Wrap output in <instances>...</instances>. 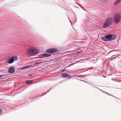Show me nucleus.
Wrapping results in <instances>:
<instances>
[{"mask_svg":"<svg viewBox=\"0 0 121 121\" xmlns=\"http://www.w3.org/2000/svg\"><path fill=\"white\" fill-rule=\"evenodd\" d=\"M103 92H104V93H106V92H105L104 91H103Z\"/></svg>","mask_w":121,"mask_h":121,"instance_id":"4be33fe9","label":"nucleus"},{"mask_svg":"<svg viewBox=\"0 0 121 121\" xmlns=\"http://www.w3.org/2000/svg\"><path fill=\"white\" fill-rule=\"evenodd\" d=\"M30 76H32V75H31V74H30Z\"/></svg>","mask_w":121,"mask_h":121,"instance_id":"412c9836","label":"nucleus"},{"mask_svg":"<svg viewBox=\"0 0 121 121\" xmlns=\"http://www.w3.org/2000/svg\"><path fill=\"white\" fill-rule=\"evenodd\" d=\"M77 56H76V58H77Z\"/></svg>","mask_w":121,"mask_h":121,"instance_id":"a878e982","label":"nucleus"},{"mask_svg":"<svg viewBox=\"0 0 121 121\" xmlns=\"http://www.w3.org/2000/svg\"><path fill=\"white\" fill-rule=\"evenodd\" d=\"M61 76H62L64 78H66L67 77H69L70 75L69 74L66 73H62L61 74Z\"/></svg>","mask_w":121,"mask_h":121,"instance_id":"1a4fd4ad","label":"nucleus"},{"mask_svg":"<svg viewBox=\"0 0 121 121\" xmlns=\"http://www.w3.org/2000/svg\"><path fill=\"white\" fill-rule=\"evenodd\" d=\"M30 66H26L23 67H22L21 69V70H23L24 69L27 68L28 67Z\"/></svg>","mask_w":121,"mask_h":121,"instance_id":"ddd939ff","label":"nucleus"},{"mask_svg":"<svg viewBox=\"0 0 121 121\" xmlns=\"http://www.w3.org/2000/svg\"><path fill=\"white\" fill-rule=\"evenodd\" d=\"M33 80H27L26 82L27 84H28L32 82H33Z\"/></svg>","mask_w":121,"mask_h":121,"instance_id":"9b49d317","label":"nucleus"},{"mask_svg":"<svg viewBox=\"0 0 121 121\" xmlns=\"http://www.w3.org/2000/svg\"><path fill=\"white\" fill-rule=\"evenodd\" d=\"M121 19V15L119 13L115 14L113 17V20L115 23L117 24L120 22Z\"/></svg>","mask_w":121,"mask_h":121,"instance_id":"f03ea898","label":"nucleus"},{"mask_svg":"<svg viewBox=\"0 0 121 121\" xmlns=\"http://www.w3.org/2000/svg\"><path fill=\"white\" fill-rule=\"evenodd\" d=\"M15 71V69L13 66L10 67L8 69V72L11 73H13Z\"/></svg>","mask_w":121,"mask_h":121,"instance_id":"423d86ee","label":"nucleus"},{"mask_svg":"<svg viewBox=\"0 0 121 121\" xmlns=\"http://www.w3.org/2000/svg\"><path fill=\"white\" fill-rule=\"evenodd\" d=\"M47 93V92H45V93H44V94H43V95H45Z\"/></svg>","mask_w":121,"mask_h":121,"instance_id":"6ab92c4d","label":"nucleus"},{"mask_svg":"<svg viewBox=\"0 0 121 121\" xmlns=\"http://www.w3.org/2000/svg\"><path fill=\"white\" fill-rule=\"evenodd\" d=\"M116 38V35H112V41L114 39Z\"/></svg>","mask_w":121,"mask_h":121,"instance_id":"f8f14e48","label":"nucleus"},{"mask_svg":"<svg viewBox=\"0 0 121 121\" xmlns=\"http://www.w3.org/2000/svg\"><path fill=\"white\" fill-rule=\"evenodd\" d=\"M9 59L7 60V62L11 64L12 63L14 60V58L13 57H12L11 58L10 57H9Z\"/></svg>","mask_w":121,"mask_h":121,"instance_id":"0eeeda50","label":"nucleus"},{"mask_svg":"<svg viewBox=\"0 0 121 121\" xmlns=\"http://www.w3.org/2000/svg\"><path fill=\"white\" fill-rule=\"evenodd\" d=\"M121 1V0H117V1H115L114 3V4L115 5H117L119 4Z\"/></svg>","mask_w":121,"mask_h":121,"instance_id":"9d476101","label":"nucleus"},{"mask_svg":"<svg viewBox=\"0 0 121 121\" xmlns=\"http://www.w3.org/2000/svg\"><path fill=\"white\" fill-rule=\"evenodd\" d=\"M78 76V75H76V77H77Z\"/></svg>","mask_w":121,"mask_h":121,"instance_id":"5701e85b","label":"nucleus"},{"mask_svg":"<svg viewBox=\"0 0 121 121\" xmlns=\"http://www.w3.org/2000/svg\"><path fill=\"white\" fill-rule=\"evenodd\" d=\"M76 8H78V7H76Z\"/></svg>","mask_w":121,"mask_h":121,"instance_id":"bb28decb","label":"nucleus"},{"mask_svg":"<svg viewBox=\"0 0 121 121\" xmlns=\"http://www.w3.org/2000/svg\"><path fill=\"white\" fill-rule=\"evenodd\" d=\"M42 63V62H41L39 63L38 64H40V63Z\"/></svg>","mask_w":121,"mask_h":121,"instance_id":"aec40b11","label":"nucleus"},{"mask_svg":"<svg viewBox=\"0 0 121 121\" xmlns=\"http://www.w3.org/2000/svg\"><path fill=\"white\" fill-rule=\"evenodd\" d=\"M2 113V111L0 109V115H1Z\"/></svg>","mask_w":121,"mask_h":121,"instance_id":"a211bd4d","label":"nucleus"},{"mask_svg":"<svg viewBox=\"0 0 121 121\" xmlns=\"http://www.w3.org/2000/svg\"><path fill=\"white\" fill-rule=\"evenodd\" d=\"M69 78H71V77H70Z\"/></svg>","mask_w":121,"mask_h":121,"instance_id":"393cba45","label":"nucleus"},{"mask_svg":"<svg viewBox=\"0 0 121 121\" xmlns=\"http://www.w3.org/2000/svg\"><path fill=\"white\" fill-rule=\"evenodd\" d=\"M81 51H78L76 52V54H78L80 53L81 52Z\"/></svg>","mask_w":121,"mask_h":121,"instance_id":"4468645a","label":"nucleus"},{"mask_svg":"<svg viewBox=\"0 0 121 121\" xmlns=\"http://www.w3.org/2000/svg\"><path fill=\"white\" fill-rule=\"evenodd\" d=\"M58 50L56 48H51L47 49L46 52L47 53H54L57 51Z\"/></svg>","mask_w":121,"mask_h":121,"instance_id":"39448f33","label":"nucleus"},{"mask_svg":"<svg viewBox=\"0 0 121 121\" xmlns=\"http://www.w3.org/2000/svg\"><path fill=\"white\" fill-rule=\"evenodd\" d=\"M112 35L109 34L105 35L101 37V39L106 41H112Z\"/></svg>","mask_w":121,"mask_h":121,"instance_id":"7ed1b4c3","label":"nucleus"},{"mask_svg":"<svg viewBox=\"0 0 121 121\" xmlns=\"http://www.w3.org/2000/svg\"><path fill=\"white\" fill-rule=\"evenodd\" d=\"M15 60L16 61L17 60V56H15Z\"/></svg>","mask_w":121,"mask_h":121,"instance_id":"dca6fc26","label":"nucleus"},{"mask_svg":"<svg viewBox=\"0 0 121 121\" xmlns=\"http://www.w3.org/2000/svg\"><path fill=\"white\" fill-rule=\"evenodd\" d=\"M51 54H46L43 53V54H41L39 55V57H42V56H43L45 57H48L51 56Z\"/></svg>","mask_w":121,"mask_h":121,"instance_id":"6e6552de","label":"nucleus"},{"mask_svg":"<svg viewBox=\"0 0 121 121\" xmlns=\"http://www.w3.org/2000/svg\"><path fill=\"white\" fill-rule=\"evenodd\" d=\"M29 52L30 53L33 55H34L38 54L39 52L38 50L35 48H32L30 50Z\"/></svg>","mask_w":121,"mask_h":121,"instance_id":"20e7f679","label":"nucleus"},{"mask_svg":"<svg viewBox=\"0 0 121 121\" xmlns=\"http://www.w3.org/2000/svg\"><path fill=\"white\" fill-rule=\"evenodd\" d=\"M1 77V75H0V78Z\"/></svg>","mask_w":121,"mask_h":121,"instance_id":"b1692460","label":"nucleus"},{"mask_svg":"<svg viewBox=\"0 0 121 121\" xmlns=\"http://www.w3.org/2000/svg\"><path fill=\"white\" fill-rule=\"evenodd\" d=\"M113 20L112 18L111 17H108L104 23L103 27L104 28H106L112 24Z\"/></svg>","mask_w":121,"mask_h":121,"instance_id":"f257e3e1","label":"nucleus"},{"mask_svg":"<svg viewBox=\"0 0 121 121\" xmlns=\"http://www.w3.org/2000/svg\"><path fill=\"white\" fill-rule=\"evenodd\" d=\"M68 71L67 70H66L65 69H63V70H62L61 71L62 72H64V71Z\"/></svg>","mask_w":121,"mask_h":121,"instance_id":"2eb2a0df","label":"nucleus"},{"mask_svg":"<svg viewBox=\"0 0 121 121\" xmlns=\"http://www.w3.org/2000/svg\"><path fill=\"white\" fill-rule=\"evenodd\" d=\"M76 49H77H77L79 48V47L78 46V45L76 44Z\"/></svg>","mask_w":121,"mask_h":121,"instance_id":"f3484780","label":"nucleus"}]
</instances>
